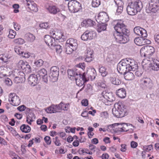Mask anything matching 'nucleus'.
<instances>
[{
    "mask_svg": "<svg viewBox=\"0 0 159 159\" xmlns=\"http://www.w3.org/2000/svg\"><path fill=\"white\" fill-rule=\"evenodd\" d=\"M142 4L139 0H129L126 10L130 15H134L140 12L142 8Z\"/></svg>",
    "mask_w": 159,
    "mask_h": 159,
    "instance_id": "f257e3e1",
    "label": "nucleus"
},
{
    "mask_svg": "<svg viewBox=\"0 0 159 159\" xmlns=\"http://www.w3.org/2000/svg\"><path fill=\"white\" fill-rule=\"evenodd\" d=\"M113 114L117 118H121L126 115V109L125 106L121 102L115 104V108L112 109Z\"/></svg>",
    "mask_w": 159,
    "mask_h": 159,
    "instance_id": "f03ea898",
    "label": "nucleus"
},
{
    "mask_svg": "<svg viewBox=\"0 0 159 159\" xmlns=\"http://www.w3.org/2000/svg\"><path fill=\"white\" fill-rule=\"evenodd\" d=\"M131 59L126 58L121 60L117 64V70L118 72L120 74H124L128 71L129 63L131 64Z\"/></svg>",
    "mask_w": 159,
    "mask_h": 159,
    "instance_id": "7ed1b4c3",
    "label": "nucleus"
},
{
    "mask_svg": "<svg viewBox=\"0 0 159 159\" xmlns=\"http://www.w3.org/2000/svg\"><path fill=\"white\" fill-rule=\"evenodd\" d=\"M159 10V0H151L146 7V11L148 13H156Z\"/></svg>",
    "mask_w": 159,
    "mask_h": 159,
    "instance_id": "20e7f679",
    "label": "nucleus"
},
{
    "mask_svg": "<svg viewBox=\"0 0 159 159\" xmlns=\"http://www.w3.org/2000/svg\"><path fill=\"white\" fill-rule=\"evenodd\" d=\"M129 32H114L113 36L117 42L120 43H125L129 40V36L128 34Z\"/></svg>",
    "mask_w": 159,
    "mask_h": 159,
    "instance_id": "39448f33",
    "label": "nucleus"
},
{
    "mask_svg": "<svg viewBox=\"0 0 159 159\" xmlns=\"http://www.w3.org/2000/svg\"><path fill=\"white\" fill-rule=\"evenodd\" d=\"M114 28L115 30V31L114 32L124 33L125 32H129L123 22L120 20H117L116 21V24L114 26Z\"/></svg>",
    "mask_w": 159,
    "mask_h": 159,
    "instance_id": "423d86ee",
    "label": "nucleus"
},
{
    "mask_svg": "<svg viewBox=\"0 0 159 159\" xmlns=\"http://www.w3.org/2000/svg\"><path fill=\"white\" fill-rule=\"evenodd\" d=\"M81 4L76 1H70L68 3L69 11L71 12H77L81 8Z\"/></svg>",
    "mask_w": 159,
    "mask_h": 159,
    "instance_id": "0eeeda50",
    "label": "nucleus"
},
{
    "mask_svg": "<svg viewBox=\"0 0 159 159\" xmlns=\"http://www.w3.org/2000/svg\"><path fill=\"white\" fill-rule=\"evenodd\" d=\"M59 75V69L56 66L52 67L50 69L49 77L52 82L56 81Z\"/></svg>",
    "mask_w": 159,
    "mask_h": 159,
    "instance_id": "6e6552de",
    "label": "nucleus"
},
{
    "mask_svg": "<svg viewBox=\"0 0 159 159\" xmlns=\"http://www.w3.org/2000/svg\"><path fill=\"white\" fill-rule=\"evenodd\" d=\"M77 40L73 38H70L66 42L65 45L66 49H70L71 50H76L78 47Z\"/></svg>",
    "mask_w": 159,
    "mask_h": 159,
    "instance_id": "1a4fd4ad",
    "label": "nucleus"
},
{
    "mask_svg": "<svg viewBox=\"0 0 159 159\" xmlns=\"http://www.w3.org/2000/svg\"><path fill=\"white\" fill-rule=\"evenodd\" d=\"M8 100L11 104L14 106H18L20 103L19 97L14 93L9 94Z\"/></svg>",
    "mask_w": 159,
    "mask_h": 159,
    "instance_id": "9d476101",
    "label": "nucleus"
},
{
    "mask_svg": "<svg viewBox=\"0 0 159 159\" xmlns=\"http://www.w3.org/2000/svg\"><path fill=\"white\" fill-rule=\"evenodd\" d=\"M96 33L91 30H86L81 36V39L84 41L91 40L95 36Z\"/></svg>",
    "mask_w": 159,
    "mask_h": 159,
    "instance_id": "9b49d317",
    "label": "nucleus"
},
{
    "mask_svg": "<svg viewBox=\"0 0 159 159\" xmlns=\"http://www.w3.org/2000/svg\"><path fill=\"white\" fill-rule=\"evenodd\" d=\"M109 20L107 14L104 12L99 13L96 18L97 21L100 23L105 24Z\"/></svg>",
    "mask_w": 159,
    "mask_h": 159,
    "instance_id": "f8f14e48",
    "label": "nucleus"
},
{
    "mask_svg": "<svg viewBox=\"0 0 159 159\" xmlns=\"http://www.w3.org/2000/svg\"><path fill=\"white\" fill-rule=\"evenodd\" d=\"M86 74L84 73L82 75L80 73L78 76L76 77L75 79L76 81V84L79 86H82L84 82L87 81L86 78Z\"/></svg>",
    "mask_w": 159,
    "mask_h": 159,
    "instance_id": "ddd939ff",
    "label": "nucleus"
},
{
    "mask_svg": "<svg viewBox=\"0 0 159 159\" xmlns=\"http://www.w3.org/2000/svg\"><path fill=\"white\" fill-rule=\"evenodd\" d=\"M142 85L147 88L151 89L153 87V84L152 80L148 77H144L140 80Z\"/></svg>",
    "mask_w": 159,
    "mask_h": 159,
    "instance_id": "4468645a",
    "label": "nucleus"
},
{
    "mask_svg": "<svg viewBox=\"0 0 159 159\" xmlns=\"http://www.w3.org/2000/svg\"><path fill=\"white\" fill-rule=\"evenodd\" d=\"M26 121L30 125H31V122H33L34 119H35V116L33 112L31 111L30 109L27 108L26 110Z\"/></svg>",
    "mask_w": 159,
    "mask_h": 159,
    "instance_id": "2eb2a0df",
    "label": "nucleus"
},
{
    "mask_svg": "<svg viewBox=\"0 0 159 159\" xmlns=\"http://www.w3.org/2000/svg\"><path fill=\"white\" fill-rule=\"evenodd\" d=\"M50 35L52 36L54 39L59 40L61 39H65V37L63 33L60 31H55L53 30L50 31Z\"/></svg>",
    "mask_w": 159,
    "mask_h": 159,
    "instance_id": "dca6fc26",
    "label": "nucleus"
},
{
    "mask_svg": "<svg viewBox=\"0 0 159 159\" xmlns=\"http://www.w3.org/2000/svg\"><path fill=\"white\" fill-rule=\"evenodd\" d=\"M134 31L135 34L142 37H146L147 36L146 31L140 26H138L134 28Z\"/></svg>",
    "mask_w": 159,
    "mask_h": 159,
    "instance_id": "f3484780",
    "label": "nucleus"
},
{
    "mask_svg": "<svg viewBox=\"0 0 159 159\" xmlns=\"http://www.w3.org/2000/svg\"><path fill=\"white\" fill-rule=\"evenodd\" d=\"M36 75H37L38 78L39 77L40 79L42 78L43 82L47 83L48 80L47 71L45 69H42L39 70Z\"/></svg>",
    "mask_w": 159,
    "mask_h": 159,
    "instance_id": "a211bd4d",
    "label": "nucleus"
},
{
    "mask_svg": "<svg viewBox=\"0 0 159 159\" xmlns=\"http://www.w3.org/2000/svg\"><path fill=\"white\" fill-rule=\"evenodd\" d=\"M17 71L18 72V76H16L14 79V81L16 84L22 83L25 80V75L24 73L22 71H19L18 70L15 69V71Z\"/></svg>",
    "mask_w": 159,
    "mask_h": 159,
    "instance_id": "6ab92c4d",
    "label": "nucleus"
},
{
    "mask_svg": "<svg viewBox=\"0 0 159 159\" xmlns=\"http://www.w3.org/2000/svg\"><path fill=\"white\" fill-rule=\"evenodd\" d=\"M151 61L150 66L151 69L155 71L159 70V61L153 58H149Z\"/></svg>",
    "mask_w": 159,
    "mask_h": 159,
    "instance_id": "aec40b11",
    "label": "nucleus"
},
{
    "mask_svg": "<svg viewBox=\"0 0 159 159\" xmlns=\"http://www.w3.org/2000/svg\"><path fill=\"white\" fill-rule=\"evenodd\" d=\"M38 81V78L37 75L35 74H31L28 78L29 84L33 86L36 85Z\"/></svg>",
    "mask_w": 159,
    "mask_h": 159,
    "instance_id": "412c9836",
    "label": "nucleus"
},
{
    "mask_svg": "<svg viewBox=\"0 0 159 159\" xmlns=\"http://www.w3.org/2000/svg\"><path fill=\"white\" fill-rule=\"evenodd\" d=\"M101 95L107 101L109 102H113L115 100V98L111 93L107 92L106 91H103Z\"/></svg>",
    "mask_w": 159,
    "mask_h": 159,
    "instance_id": "4be33fe9",
    "label": "nucleus"
},
{
    "mask_svg": "<svg viewBox=\"0 0 159 159\" xmlns=\"http://www.w3.org/2000/svg\"><path fill=\"white\" fill-rule=\"evenodd\" d=\"M58 105L52 104L45 109L46 111L48 113H54L60 111Z\"/></svg>",
    "mask_w": 159,
    "mask_h": 159,
    "instance_id": "5701e85b",
    "label": "nucleus"
},
{
    "mask_svg": "<svg viewBox=\"0 0 159 159\" xmlns=\"http://www.w3.org/2000/svg\"><path fill=\"white\" fill-rule=\"evenodd\" d=\"M114 1L117 7L116 14L119 15L122 12L124 3L122 0H114Z\"/></svg>",
    "mask_w": 159,
    "mask_h": 159,
    "instance_id": "b1692460",
    "label": "nucleus"
},
{
    "mask_svg": "<svg viewBox=\"0 0 159 159\" xmlns=\"http://www.w3.org/2000/svg\"><path fill=\"white\" fill-rule=\"evenodd\" d=\"M44 40L46 44L52 48L55 43V40L53 38L49 35H46L44 38Z\"/></svg>",
    "mask_w": 159,
    "mask_h": 159,
    "instance_id": "393cba45",
    "label": "nucleus"
},
{
    "mask_svg": "<svg viewBox=\"0 0 159 159\" xmlns=\"http://www.w3.org/2000/svg\"><path fill=\"white\" fill-rule=\"evenodd\" d=\"M76 68L73 69H68L67 72L69 77L70 78H71V77H74L75 78L77 76H78L81 73Z\"/></svg>",
    "mask_w": 159,
    "mask_h": 159,
    "instance_id": "a878e982",
    "label": "nucleus"
},
{
    "mask_svg": "<svg viewBox=\"0 0 159 159\" xmlns=\"http://www.w3.org/2000/svg\"><path fill=\"white\" fill-rule=\"evenodd\" d=\"M46 9L49 13L55 15L60 11V9L56 6L53 5H49L46 7Z\"/></svg>",
    "mask_w": 159,
    "mask_h": 159,
    "instance_id": "bb28decb",
    "label": "nucleus"
},
{
    "mask_svg": "<svg viewBox=\"0 0 159 159\" xmlns=\"http://www.w3.org/2000/svg\"><path fill=\"white\" fill-rule=\"evenodd\" d=\"M27 4V6L28 8L30 9L31 11L37 12L38 11V9L37 7V5L34 2H31L28 1Z\"/></svg>",
    "mask_w": 159,
    "mask_h": 159,
    "instance_id": "cd10ccee",
    "label": "nucleus"
},
{
    "mask_svg": "<svg viewBox=\"0 0 159 159\" xmlns=\"http://www.w3.org/2000/svg\"><path fill=\"white\" fill-rule=\"evenodd\" d=\"M93 24V22L92 20L88 19L83 20L81 23V25L82 27H87L92 26Z\"/></svg>",
    "mask_w": 159,
    "mask_h": 159,
    "instance_id": "c85d7f7f",
    "label": "nucleus"
},
{
    "mask_svg": "<svg viewBox=\"0 0 159 159\" xmlns=\"http://www.w3.org/2000/svg\"><path fill=\"white\" fill-rule=\"evenodd\" d=\"M116 94L117 96L121 98H124L126 96L125 89L124 88L119 89L116 91Z\"/></svg>",
    "mask_w": 159,
    "mask_h": 159,
    "instance_id": "c756f323",
    "label": "nucleus"
},
{
    "mask_svg": "<svg viewBox=\"0 0 159 159\" xmlns=\"http://www.w3.org/2000/svg\"><path fill=\"white\" fill-rule=\"evenodd\" d=\"M93 50H88L85 58V61L88 62H90L93 59Z\"/></svg>",
    "mask_w": 159,
    "mask_h": 159,
    "instance_id": "7c9ffc66",
    "label": "nucleus"
},
{
    "mask_svg": "<svg viewBox=\"0 0 159 159\" xmlns=\"http://www.w3.org/2000/svg\"><path fill=\"white\" fill-rule=\"evenodd\" d=\"M131 62H132V63L130 64V63H129V67L128 71L132 70L133 71H135L136 70H137L139 69L138 68V66L137 65L135 64V63L134 61L131 59Z\"/></svg>",
    "mask_w": 159,
    "mask_h": 159,
    "instance_id": "2f4dec72",
    "label": "nucleus"
},
{
    "mask_svg": "<svg viewBox=\"0 0 159 159\" xmlns=\"http://www.w3.org/2000/svg\"><path fill=\"white\" fill-rule=\"evenodd\" d=\"M125 79L127 80H133L134 78V73L131 72H126L124 74Z\"/></svg>",
    "mask_w": 159,
    "mask_h": 159,
    "instance_id": "473e14b6",
    "label": "nucleus"
},
{
    "mask_svg": "<svg viewBox=\"0 0 159 159\" xmlns=\"http://www.w3.org/2000/svg\"><path fill=\"white\" fill-rule=\"evenodd\" d=\"M120 56L114 54H109L107 58V60L108 62L114 61L116 59H118Z\"/></svg>",
    "mask_w": 159,
    "mask_h": 159,
    "instance_id": "72a5a7b5",
    "label": "nucleus"
},
{
    "mask_svg": "<svg viewBox=\"0 0 159 159\" xmlns=\"http://www.w3.org/2000/svg\"><path fill=\"white\" fill-rule=\"evenodd\" d=\"M20 129L23 132L29 133L31 130V128L28 125L23 124L20 127Z\"/></svg>",
    "mask_w": 159,
    "mask_h": 159,
    "instance_id": "f704fd0d",
    "label": "nucleus"
},
{
    "mask_svg": "<svg viewBox=\"0 0 159 159\" xmlns=\"http://www.w3.org/2000/svg\"><path fill=\"white\" fill-rule=\"evenodd\" d=\"M15 51L17 54L25 58H28L30 56V53L22 51V50H15Z\"/></svg>",
    "mask_w": 159,
    "mask_h": 159,
    "instance_id": "c9c22d12",
    "label": "nucleus"
},
{
    "mask_svg": "<svg viewBox=\"0 0 159 159\" xmlns=\"http://www.w3.org/2000/svg\"><path fill=\"white\" fill-rule=\"evenodd\" d=\"M99 71L102 77H105L108 74V72L107 71V68L103 66H101L99 68Z\"/></svg>",
    "mask_w": 159,
    "mask_h": 159,
    "instance_id": "e433bc0d",
    "label": "nucleus"
},
{
    "mask_svg": "<svg viewBox=\"0 0 159 159\" xmlns=\"http://www.w3.org/2000/svg\"><path fill=\"white\" fill-rule=\"evenodd\" d=\"M25 38L28 41L33 42L35 39V37L32 34L28 33L25 34Z\"/></svg>",
    "mask_w": 159,
    "mask_h": 159,
    "instance_id": "4c0bfd02",
    "label": "nucleus"
},
{
    "mask_svg": "<svg viewBox=\"0 0 159 159\" xmlns=\"http://www.w3.org/2000/svg\"><path fill=\"white\" fill-rule=\"evenodd\" d=\"M110 80L112 84L115 85H119L121 83L120 80L116 77H111Z\"/></svg>",
    "mask_w": 159,
    "mask_h": 159,
    "instance_id": "58836bf2",
    "label": "nucleus"
},
{
    "mask_svg": "<svg viewBox=\"0 0 159 159\" xmlns=\"http://www.w3.org/2000/svg\"><path fill=\"white\" fill-rule=\"evenodd\" d=\"M69 103L65 104L63 102H61L58 104V107L60 111L61 110H67L68 109V106Z\"/></svg>",
    "mask_w": 159,
    "mask_h": 159,
    "instance_id": "ea45409f",
    "label": "nucleus"
},
{
    "mask_svg": "<svg viewBox=\"0 0 159 159\" xmlns=\"http://www.w3.org/2000/svg\"><path fill=\"white\" fill-rule=\"evenodd\" d=\"M119 125L122 126V131H127V130L129 128H130V126H132V124L127 123H123L122 124L119 123Z\"/></svg>",
    "mask_w": 159,
    "mask_h": 159,
    "instance_id": "a19ab883",
    "label": "nucleus"
},
{
    "mask_svg": "<svg viewBox=\"0 0 159 159\" xmlns=\"http://www.w3.org/2000/svg\"><path fill=\"white\" fill-rule=\"evenodd\" d=\"M89 72V74H90V77L91 80H94L95 77L96 76V72L95 69L93 68L91 69V71L89 72H88L87 73Z\"/></svg>",
    "mask_w": 159,
    "mask_h": 159,
    "instance_id": "79ce46f5",
    "label": "nucleus"
},
{
    "mask_svg": "<svg viewBox=\"0 0 159 159\" xmlns=\"http://www.w3.org/2000/svg\"><path fill=\"white\" fill-rule=\"evenodd\" d=\"M151 61L147 59H144L142 63V64L144 69H146L149 65H150Z\"/></svg>",
    "mask_w": 159,
    "mask_h": 159,
    "instance_id": "37998d69",
    "label": "nucleus"
},
{
    "mask_svg": "<svg viewBox=\"0 0 159 159\" xmlns=\"http://www.w3.org/2000/svg\"><path fill=\"white\" fill-rule=\"evenodd\" d=\"M26 62H24L22 60H20L18 62L17 66L19 69H22L23 70L24 69L25 67V66Z\"/></svg>",
    "mask_w": 159,
    "mask_h": 159,
    "instance_id": "c03bdc74",
    "label": "nucleus"
},
{
    "mask_svg": "<svg viewBox=\"0 0 159 159\" xmlns=\"http://www.w3.org/2000/svg\"><path fill=\"white\" fill-rule=\"evenodd\" d=\"M10 58L9 55L5 54H1L0 55V60H1L2 61L6 62L8 61V59Z\"/></svg>",
    "mask_w": 159,
    "mask_h": 159,
    "instance_id": "a18cd8bd",
    "label": "nucleus"
},
{
    "mask_svg": "<svg viewBox=\"0 0 159 159\" xmlns=\"http://www.w3.org/2000/svg\"><path fill=\"white\" fill-rule=\"evenodd\" d=\"M106 29V25L104 24H99L98 26L97 31L98 32H100L102 31H104Z\"/></svg>",
    "mask_w": 159,
    "mask_h": 159,
    "instance_id": "49530a36",
    "label": "nucleus"
},
{
    "mask_svg": "<svg viewBox=\"0 0 159 159\" xmlns=\"http://www.w3.org/2000/svg\"><path fill=\"white\" fill-rule=\"evenodd\" d=\"M39 27L42 28L47 29L50 28V26L48 22H43L39 24Z\"/></svg>",
    "mask_w": 159,
    "mask_h": 159,
    "instance_id": "de8ad7c7",
    "label": "nucleus"
},
{
    "mask_svg": "<svg viewBox=\"0 0 159 159\" xmlns=\"http://www.w3.org/2000/svg\"><path fill=\"white\" fill-rule=\"evenodd\" d=\"M101 4L100 0H93L92 5L93 7H98Z\"/></svg>",
    "mask_w": 159,
    "mask_h": 159,
    "instance_id": "09e8293b",
    "label": "nucleus"
},
{
    "mask_svg": "<svg viewBox=\"0 0 159 159\" xmlns=\"http://www.w3.org/2000/svg\"><path fill=\"white\" fill-rule=\"evenodd\" d=\"M154 52L155 51L154 50L153 52H151V50H146L144 55H146V57H148L149 59V58H152L151 57L152 56Z\"/></svg>",
    "mask_w": 159,
    "mask_h": 159,
    "instance_id": "8fccbe9b",
    "label": "nucleus"
},
{
    "mask_svg": "<svg viewBox=\"0 0 159 159\" xmlns=\"http://www.w3.org/2000/svg\"><path fill=\"white\" fill-rule=\"evenodd\" d=\"M16 34V32L14 30H10L9 31V34L8 35V37L11 39L14 38Z\"/></svg>",
    "mask_w": 159,
    "mask_h": 159,
    "instance_id": "3c124183",
    "label": "nucleus"
},
{
    "mask_svg": "<svg viewBox=\"0 0 159 159\" xmlns=\"http://www.w3.org/2000/svg\"><path fill=\"white\" fill-rule=\"evenodd\" d=\"M34 63L37 67H40L43 65V61L42 59H40L35 61Z\"/></svg>",
    "mask_w": 159,
    "mask_h": 159,
    "instance_id": "603ef678",
    "label": "nucleus"
},
{
    "mask_svg": "<svg viewBox=\"0 0 159 159\" xmlns=\"http://www.w3.org/2000/svg\"><path fill=\"white\" fill-rule=\"evenodd\" d=\"M134 42L138 45H143L142 41L139 37L136 38L134 39Z\"/></svg>",
    "mask_w": 159,
    "mask_h": 159,
    "instance_id": "864d4df0",
    "label": "nucleus"
},
{
    "mask_svg": "<svg viewBox=\"0 0 159 159\" xmlns=\"http://www.w3.org/2000/svg\"><path fill=\"white\" fill-rule=\"evenodd\" d=\"M24 69H23V71H25L27 73H30L31 71L30 66L28 65L27 62H26L25 66Z\"/></svg>",
    "mask_w": 159,
    "mask_h": 159,
    "instance_id": "5fc2aeb1",
    "label": "nucleus"
},
{
    "mask_svg": "<svg viewBox=\"0 0 159 159\" xmlns=\"http://www.w3.org/2000/svg\"><path fill=\"white\" fill-rule=\"evenodd\" d=\"M118 125H119V123H115L108 125L107 127L110 130H113L114 131L115 130V127L116 126H117Z\"/></svg>",
    "mask_w": 159,
    "mask_h": 159,
    "instance_id": "6e6d98bb",
    "label": "nucleus"
},
{
    "mask_svg": "<svg viewBox=\"0 0 159 159\" xmlns=\"http://www.w3.org/2000/svg\"><path fill=\"white\" fill-rule=\"evenodd\" d=\"M9 155L12 159H17L18 156L15 153L11 151L10 152Z\"/></svg>",
    "mask_w": 159,
    "mask_h": 159,
    "instance_id": "4d7b16f0",
    "label": "nucleus"
},
{
    "mask_svg": "<svg viewBox=\"0 0 159 159\" xmlns=\"http://www.w3.org/2000/svg\"><path fill=\"white\" fill-rule=\"evenodd\" d=\"M153 47L151 46L146 45L143 46L140 50H152L153 49Z\"/></svg>",
    "mask_w": 159,
    "mask_h": 159,
    "instance_id": "13d9d810",
    "label": "nucleus"
},
{
    "mask_svg": "<svg viewBox=\"0 0 159 159\" xmlns=\"http://www.w3.org/2000/svg\"><path fill=\"white\" fill-rule=\"evenodd\" d=\"M52 48H51L52 49H55V50H61L62 49V47L59 44L56 45L55 43H54V45Z\"/></svg>",
    "mask_w": 159,
    "mask_h": 159,
    "instance_id": "bf43d9fd",
    "label": "nucleus"
},
{
    "mask_svg": "<svg viewBox=\"0 0 159 159\" xmlns=\"http://www.w3.org/2000/svg\"><path fill=\"white\" fill-rule=\"evenodd\" d=\"M4 82L5 84L8 86H11L12 84L11 80L8 78L5 79Z\"/></svg>",
    "mask_w": 159,
    "mask_h": 159,
    "instance_id": "052dcab7",
    "label": "nucleus"
},
{
    "mask_svg": "<svg viewBox=\"0 0 159 159\" xmlns=\"http://www.w3.org/2000/svg\"><path fill=\"white\" fill-rule=\"evenodd\" d=\"M100 116L103 118L107 119L108 117V114L107 111H103L101 113Z\"/></svg>",
    "mask_w": 159,
    "mask_h": 159,
    "instance_id": "680f3d73",
    "label": "nucleus"
},
{
    "mask_svg": "<svg viewBox=\"0 0 159 159\" xmlns=\"http://www.w3.org/2000/svg\"><path fill=\"white\" fill-rule=\"evenodd\" d=\"M15 43L18 44H22L24 43V40L21 38H19L15 40Z\"/></svg>",
    "mask_w": 159,
    "mask_h": 159,
    "instance_id": "e2e57ef3",
    "label": "nucleus"
},
{
    "mask_svg": "<svg viewBox=\"0 0 159 159\" xmlns=\"http://www.w3.org/2000/svg\"><path fill=\"white\" fill-rule=\"evenodd\" d=\"M143 73V72L142 70L139 69H138L135 72V75L138 77L142 75Z\"/></svg>",
    "mask_w": 159,
    "mask_h": 159,
    "instance_id": "0e129e2a",
    "label": "nucleus"
},
{
    "mask_svg": "<svg viewBox=\"0 0 159 159\" xmlns=\"http://www.w3.org/2000/svg\"><path fill=\"white\" fill-rule=\"evenodd\" d=\"M44 139L47 144L49 145L51 144V141L50 137L47 136L44 138Z\"/></svg>",
    "mask_w": 159,
    "mask_h": 159,
    "instance_id": "69168bd1",
    "label": "nucleus"
},
{
    "mask_svg": "<svg viewBox=\"0 0 159 159\" xmlns=\"http://www.w3.org/2000/svg\"><path fill=\"white\" fill-rule=\"evenodd\" d=\"M143 148L145 149L146 151H149L151 150L152 148V145H145L143 147Z\"/></svg>",
    "mask_w": 159,
    "mask_h": 159,
    "instance_id": "338daca9",
    "label": "nucleus"
},
{
    "mask_svg": "<svg viewBox=\"0 0 159 159\" xmlns=\"http://www.w3.org/2000/svg\"><path fill=\"white\" fill-rule=\"evenodd\" d=\"M54 140L55 144L57 146H60L61 145L60 140L58 139L57 137H56Z\"/></svg>",
    "mask_w": 159,
    "mask_h": 159,
    "instance_id": "774afa93",
    "label": "nucleus"
}]
</instances>
